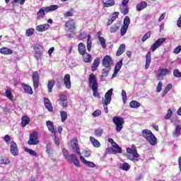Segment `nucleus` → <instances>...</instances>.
<instances>
[{"instance_id": "nucleus-1", "label": "nucleus", "mask_w": 181, "mask_h": 181, "mask_svg": "<svg viewBox=\"0 0 181 181\" xmlns=\"http://www.w3.org/2000/svg\"><path fill=\"white\" fill-rule=\"evenodd\" d=\"M88 83V86L93 93V97H97L98 95V82H97V77L94 74L89 75Z\"/></svg>"}, {"instance_id": "nucleus-2", "label": "nucleus", "mask_w": 181, "mask_h": 181, "mask_svg": "<svg viewBox=\"0 0 181 181\" xmlns=\"http://www.w3.org/2000/svg\"><path fill=\"white\" fill-rule=\"evenodd\" d=\"M127 152L128 153L127 158L129 160H133V162H138L139 160V154L135 145L133 144L131 148H127Z\"/></svg>"}, {"instance_id": "nucleus-3", "label": "nucleus", "mask_w": 181, "mask_h": 181, "mask_svg": "<svg viewBox=\"0 0 181 181\" xmlns=\"http://www.w3.org/2000/svg\"><path fill=\"white\" fill-rule=\"evenodd\" d=\"M57 9H59V6L57 5H52L49 6L43 7L40 8L37 13V19H43V18H45V12L47 13L49 12L57 11Z\"/></svg>"}, {"instance_id": "nucleus-4", "label": "nucleus", "mask_w": 181, "mask_h": 181, "mask_svg": "<svg viewBox=\"0 0 181 181\" xmlns=\"http://www.w3.org/2000/svg\"><path fill=\"white\" fill-rule=\"evenodd\" d=\"M142 136L150 144V145L155 146L157 144V139L155 135L152 134V132L148 129H144L142 131Z\"/></svg>"}, {"instance_id": "nucleus-5", "label": "nucleus", "mask_w": 181, "mask_h": 181, "mask_svg": "<svg viewBox=\"0 0 181 181\" xmlns=\"http://www.w3.org/2000/svg\"><path fill=\"white\" fill-rule=\"evenodd\" d=\"M112 91L114 89L110 88L105 94V100L102 101V104H103V109L105 114H108V105L111 103V97H112Z\"/></svg>"}, {"instance_id": "nucleus-6", "label": "nucleus", "mask_w": 181, "mask_h": 181, "mask_svg": "<svg viewBox=\"0 0 181 181\" xmlns=\"http://www.w3.org/2000/svg\"><path fill=\"white\" fill-rule=\"evenodd\" d=\"M124 118L121 117H113V123L116 125V131L117 132H121V129H122L124 127Z\"/></svg>"}, {"instance_id": "nucleus-7", "label": "nucleus", "mask_w": 181, "mask_h": 181, "mask_svg": "<svg viewBox=\"0 0 181 181\" xmlns=\"http://www.w3.org/2000/svg\"><path fill=\"white\" fill-rule=\"evenodd\" d=\"M37 138H39V134L37 132H34L31 134H30V139L28 141V145H38L39 140H37Z\"/></svg>"}, {"instance_id": "nucleus-8", "label": "nucleus", "mask_w": 181, "mask_h": 181, "mask_svg": "<svg viewBox=\"0 0 181 181\" xmlns=\"http://www.w3.org/2000/svg\"><path fill=\"white\" fill-rule=\"evenodd\" d=\"M66 160L69 163H74L76 168H80V161L76 154H71L68 156Z\"/></svg>"}, {"instance_id": "nucleus-9", "label": "nucleus", "mask_w": 181, "mask_h": 181, "mask_svg": "<svg viewBox=\"0 0 181 181\" xmlns=\"http://www.w3.org/2000/svg\"><path fill=\"white\" fill-rule=\"evenodd\" d=\"M65 26L66 28V30L68 32H71V33L76 31V23L74 22V20H69L66 21Z\"/></svg>"}, {"instance_id": "nucleus-10", "label": "nucleus", "mask_w": 181, "mask_h": 181, "mask_svg": "<svg viewBox=\"0 0 181 181\" xmlns=\"http://www.w3.org/2000/svg\"><path fill=\"white\" fill-rule=\"evenodd\" d=\"M166 42V38H159L151 47V50L155 52L158 47H160Z\"/></svg>"}, {"instance_id": "nucleus-11", "label": "nucleus", "mask_w": 181, "mask_h": 181, "mask_svg": "<svg viewBox=\"0 0 181 181\" xmlns=\"http://www.w3.org/2000/svg\"><path fill=\"white\" fill-rule=\"evenodd\" d=\"M10 151L13 156H18L19 155V150L18 149V145L15 141H11L10 144Z\"/></svg>"}, {"instance_id": "nucleus-12", "label": "nucleus", "mask_w": 181, "mask_h": 181, "mask_svg": "<svg viewBox=\"0 0 181 181\" xmlns=\"http://www.w3.org/2000/svg\"><path fill=\"white\" fill-rule=\"evenodd\" d=\"M71 146L74 151H76L77 155L81 156V152L80 151V147L78 146V141H77V139H72V141H71Z\"/></svg>"}, {"instance_id": "nucleus-13", "label": "nucleus", "mask_w": 181, "mask_h": 181, "mask_svg": "<svg viewBox=\"0 0 181 181\" xmlns=\"http://www.w3.org/2000/svg\"><path fill=\"white\" fill-rule=\"evenodd\" d=\"M158 77L160 79L163 78V77H165V76H168V74H170V73H171L170 69H164V68L158 69Z\"/></svg>"}, {"instance_id": "nucleus-14", "label": "nucleus", "mask_w": 181, "mask_h": 181, "mask_svg": "<svg viewBox=\"0 0 181 181\" xmlns=\"http://www.w3.org/2000/svg\"><path fill=\"white\" fill-rule=\"evenodd\" d=\"M39 73L37 71L33 72V87L35 90H37V88H39Z\"/></svg>"}, {"instance_id": "nucleus-15", "label": "nucleus", "mask_w": 181, "mask_h": 181, "mask_svg": "<svg viewBox=\"0 0 181 181\" xmlns=\"http://www.w3.org/2000/svg\"><path fill=\"white\" fill-rule=\"evenodd\" d=\"M60 105L66 108L67 107V96L64 93H61L59 95V98L58 99Z\"/></svg>"}, {"instance_id": "nucleus-16", "label": "nucleus", "mask_w": 181, "mask_h": 181, "mask_svg": "<svg viewBox=\"0 0 181 181\" xmlns=\"http://www.w3.org/2000/svg\"><path fill=\"white\" fill-rule=\"evenodd\" d=\"M122 67V59L116 63L115 66V71L112 76V78H115V76L119 72V70H121Z\"/></svg>"}, {"instance_id": "nucleus-17", "label": "nucleus", "mask_w": 181, "mask_h": 181, "mask_svg": "<svg viewBox=\"0 0 181 181\" xmlns=\"http://www.w3.org/2000/svg\"><path fill=\"white\" fill-rule=\"evenodd\" d=\"M112 62V59H111V57L106 55L102 60L103 66L104 67H111Z\"/></svg>"}, {"instance_id": "nucleus-18", "label": "nucleus", "mask_w": 181, "mask_h": 181, "mask_svg": "<svg viewBox=\"0 0 181 181\" xmlns=\"http://www.w3.org/2000/svg\"><path fill=\"white\" fill-rule=\"evenodd\" d=\"M64 83L68 90L71 88V81L70 80V74H66L64 77Z\"/></svg>"}, {"instance_id": "nucleus-19", "label": "nucleus", "mask_w": 181, "mask_h": 181, "mask_svg": "<svg viewBox=\"0 0 181 181\" xmlns=\"http://www.w3.org/2000/svg\"><path fill=\"white\" fill-rule=\"evenodd\" d=\"M81 161L85 166H87V168H95V164L93 162L88 161L84 158L82 156H80Z\"/></svg>"}, {"instance_id": "nucleus-20", "label": "nucleus", "mask_w": 181, "mask_h": 181, "mask_svg": "<svg viewBox=\"0 0 181 181\" xmlns=\"http://www.w3.org/2000/svg\"><path fill=\"white\" fill-rule=\"evenodd\" d=\"M148 3H146V1H141L136 6V9L137 12H141V11H144V9H146Z\"/></svg>"}, {"instance_id": "nucleus-21", "label": "nucleus", "mask_w": 181, "mask_h": 181, "mask_svg": "<svg viewBox=\"0 0 181 181\" xmlns=\"http://www.w3.org/2000/svg\"><path fill=\"white\" fill-rule=\"evenodd\" d=\"M46 125L51 134H56V128H54V124L50 120L47 121Z\"/></svg>"}, {"instance_id": "nucleus-22", "label": "nucleus", "mask_w": 181, "mask_h": 181, "mask_svg": "<svg viewBox=\"0 0 181 181\" xmlns=\"http://www.w3.org/2000/svg\"><path fill=\"white\" fill-rule=\"evenodd\" d=\"M49 28H50V25H49L48 23H45L37 25L36 27V30H37V32H45V30H47Z\"/></svg>"}, {"instance_id": "nucleus-23", "label": "nucleus", "mask_w": 181, "mask_h": 181, "mask_svg": "<svg viewBox=\"0 0 181 181\" xmlns=\"http://www.w3.org/2000/svg\"><path fill=\"white\" fill-rule=\"evenodd\" d=\"M103 8H110L115 5V1L114 0H103Z\"/></svg>"}, {"instance_id": "nucleus-24", "label": "nucleus", "mask_w": 181, "mask_h": 181, "mask_svg": "<svg viewBox=\"0 0 181 181\" xmlns=\"http://www.w3.org/2000/svg\"><path fill=\"white\" fill-rule=\"evenodd\" d=\"M44 104L45 108L48 110V111H53V107L52 106V103H50V100L47 98H44Z\"/></svg>"}, {"instance_id": "nucleus-25", "label": "nucleus", "mask_w": 181, "mask_h": 181, "mask_svg": "<svg viewBox=\"0 0 181 181\" xmlns=\"http://www.w3.org/2000/svg\"><path fill=\"white\" fill-rule=\"evenodd\" d=\"M29 122H30V118L28 116H23L21 118V127L23 128H25L28 124H29Z\"/></svg>"}, {"instance_id": "nucleus-26", "label": "nucleus", "mask_w": 181, "mask_h": 181, "mask_svg": "<svg viewBox=\"0 0 181 181\" xmlns=\"http://www.w3.org/2000/svg\"><path fill=\"white\" fill-rule=\"evenodd\" d=\"M21 86L25 93H26L27 94H33V90L32 89V87L25 83H22Z\"/></svg>"}, {"instance_id": "nucleus-27", "label": "nucleus", "mask_w": 181, "mask_h": 181, "mask_svg": "<svg viewBox=\"0 0 181 181\" xmlns=\"http://www.w3.org/2000/svg\"><path fill=\"white\" fill-rule=\"evenodd\" d=\"M112 148V153H121L122 152V149L117 143H113Z\"/></svg>"}, {"instance_id": "nucleus-28", "label": "nucleus", "mask_w": 181, "mask_h": 181, "mask_svg": "<svg viewBox=\"0 0 181 181\" xmlns=\"http://www.w3.org/2000/svg\"><path fill=\"white\" fill-rule=\"evenodd\" d=\"M5 97L10 100V101H13V95H12V89L11 88L6 90Z\"/></svg>"}, {"instance_id": "nucleus-29", "label": "nucleus", "mask_w": 181, "mask_h": 181, "mask_svg": "<svg viewBox=\"0 0 181 181\" xmlns=\"http://www.w3.org/2000/svg\"><path fill=\"white\" fill-rule=\"evenodd\" d=\"M78 49L80 54L82 56L86 54V45L83 42L78 44Z\"/></svg>"}, {"instance_id": "nucleus-30", "label": "nucleus", "mask_w": 181, "mask_h": 181, "mask_svg": "<svg viewBox=\"0 0 181 181\" xmlns=\"http://www.w3.org/2000/svg\"><path fill=\"white\" fill-rule=\"evenodd\" d=\"M90 141L95 148H100V146H101L100 141H98V140L95 139V138L93 136L90 137Z\"/></svg>"}, {"instance_id": "nucleus-31", "label": "nucleus", "mask_w": 181, "mask_h": 181, "mask_svg": "<svg viewBox=\"0 0 181 181\" xmlns=\"http://www.w3.org/2000/svg\"><path fill=\"white\" fill-rule=\"evenodd\" d=\"M0 53L4 55L12 54V49L8 47H2L0 49Z\"/></svg>"}, {"instance_id": "nucleus-32", "label": "nucleus", "mask_w": 181, "mask_h": 181, "mask_svg": "<svg viewBox=\"0 0 181 181\" xmlns=\"http://www.w3.org/2000/svg\"><path fill=\"white\" fill-rule=\"evenodd\" d=\"M98 66H100V58L98 57L96 58L92 66V71H95L97 70V69H98Z\"/></svg>"}, {"instance_id": "nucleus-33", "label": "nucleus", "mask_w": 181, "mask_h": 181, "mask_svg": "<svg viewBox=\"0 0 181 181\" xmlns=\"http://www.w3.org/2000/svg\"><path fill=\"white\" fill-rule=\"evenodd\" d=\"M150 64H151V52H148L146 56V66H145L146 69H149Z\"/></svg>"}, {"instance_id": "nucleus-34", "label": "nucleus", "mask_w": 181, "mask_h": 181, "mask_svg": "<svg viewBox=\"0 0 181 181\" xmlns=\"http://www.w3.org/2000/svg\"><path fill=\"white\" fill-rule=\"evenodd\" d=\"M111 70V66H105V69L102 71V76L101 77H108V74Z\"/></svg>"}, {"instance_id": "nucleus-35", "label": "nucleus", "mask_w": 181, "mask_h": 181, "mask_svg": "<svg viewBox=\"0 0 181 181\" xmlns=\"http://www.w3.org/2000/svg\"><path fill=\"white\" fill-rule=\"evenodd\" d=\"M129 168H131V165H129L128 163L119 164V168L122 169V170H125L126 172H128V170H129Z\"/></svg>"}, {"instance_id": "nucleus-36", "label": "nucleus", "mask_w": 181, "mask_h": 181, "mask_svg": "<svg viewBox=\"0 0 181 181\" xmlns=\"http://www.w3.org/2000/svg\"><path fill=\"white\" fill-rule=\"evenodd\" d=\"M54 84H56V82L54 81V80L49 81L47 84V88H48L49 93H52V91H53V87H54Z\"/></svg>"}, {"instance_id": "nucleus-37", "label": "nucleus", "mask_w": 181, "mask_h": 181, "mask_svg": "<svg viewBox=\"0 0 181 181\" xmlns=\"http://www.w3.org/2000/svg\"><path fill=\"white\" fill-rule=\"evenodd\" d=\"M119 30V24H114L110 28V33H115L117 30Z\"/></svg>"}, {"instance_id": "nucleus-38", "label": "nucleus", "mask_w": 181, "mask_h": 181, "mask_svg": "<svg viewBox=\"0 0 181 181\" xmlns=\"http://www.w3.org/2000/svg\"><path fill=\"white\" fill-rule=\"evenodd\" d=\"M124 51H125V45L124 44H122L119 46V49H118V50L117 52L116 55L117 56H121V54H122V53H124Z\"/></svg>"}, {"instance_id": "nucleus-39", "label": "nucleus", "mask_w": 181, "mask_h": 181, "mask_svg": "<svg viewBox=\"0 0 181 181\" xmlns=\"http://www.w3.org/2000/svg\"><path fill=\"white\" fill-rule=\"evenodd\" d=\"M93 42H91V35H88V40H87V49L88 51L91 52V47Z\"/></svg>"}, {"instance_id": "nucleus-40", "label": "nucleus", "mask_w": 181, "mask_h": 181, "mask_svg": "<svg viewBox=\"0 0 181 181\" xmlns=\"http://www.w3.org/2000/svg\"><path fill=\"white\" fill-rule=\"evenodd\" d=\"M129 23H131V19L129 18V16H127L124 19L123 26H125L126 28H129Z\"/></svg>"}, {"instance_id": "nucleus-41", "label": "nucleus", "mask_w": 181, "mask_h": 181, "mask_svg": "<svg viewBox=\"0 0 181 181\" xmlns=\"http://www.w3.org/2000/svg\"><path fill=\"white\" fill-rule=\"evenodd\" d=\"M83 62L85 63H90L91 62V54L86 53L83 55Z\"/></svg>"}, {"instance_id": "nucleus-42", "label": "nucleus", "mask_w": 181, "mask_h": 181, "mask_svg": "<svg viewBox=\"0 0 181 181\" xmlns=\"http://www.w3.org/2000/svg\"><path fill=\"white\" fill-rule=\"evenodd\" d=\"M130 107L132 108H138L139 107H141V103L137 102L136 100H132L130 103Z\"/></svg>"}, {"instance_id": "nucleus-43", "label": "nucleus", "mask_w": 181, "mask_h": 181, "mask_svg": "<svg viewBox=\"0 0 181 181\" xmlns=\"http://www.w3.org/2000/svg\"><path fill=\"white\" fill-rule=\"evenodd\" d=\"M180 131H181V127L180 125H177L175 127V130L173 133L174 136H179V135H180Z\"/></svg>"}, {"instance_id": "nucleus-44", "label": "nucleus", "mask_w": 181, "mask_h": 181, "mask_svg": "<svg viewBox=\"0 0 181 181\" xmlns=\"http://www.w3.org/2000/svg\"><path fill=\"white\" fill-rule=\"evenodd\" d=\"M62 122H65L66 119H67V112L66 111H62L60 112Z\"/></svg>"}, {"instance_id": "nucleus-45", "label": "nucleus", "mask_w": 181, "mask_h": 181, "mask_svg": "<svg viewBox=\"0 0 181 181\" xmlns=\"http://www.w3.org/2000/svg\"><path fill=\"white\" fill-rule=\"evenodd\" d=\"M120 11L124 15H127L128 12H129L127 6H120Z\"/></svg>"}, {"instance_id": "nucleus-46", "label": "nucleus", "mask_w": 181, "mask_h": 181, "mask_svg": "<svg viewBox=\"0 0 181 181\" xmlns=\"http://www.w3.org/2000/svg\"><path fill=\"white\" fill-rule=\"evenodd\" d=\"M25 152H28V153L31 155V156H37V153H36L35 151H33L30 148H25Z\"/></svg>"}, {"instance_id": "nucleus-47", "label": "nucleus", "mask_w": 181, "mask_h": 181, "mask_svg": "<svg viewBox=\"0 0 181 181\" xmlns=\"http://www.w3.org/2000/svg\"><path fill=\"white\" fill-rule=\"evenodd\" d=\"M99 41L100 42V45L103 49H105L107 47V44L105 43V39H104L103 37H99Z\"/></svg>"}, {"instance_id": "nucleus-48", "label": "nucleus", "mask_w": 181, "mask_h": 181, "mask_svg": "<svg viewBox=\"0 0 181 181\" xmlns=\"http://www.w3.org/2000/svg\"><path fill=\"white\" fill-rule=\"evenodd\" d=\"M53 141L55 145H57V146H59V145H60V139H59V137H57V136L56 135V133H54Z\"/></svg>"}, {"instance_id": "nucleus-49", "label": "nucleus", "mask_w": 181, "mask_h": 181, "mask_svg": "<svg viewBox=\"0 0 181 181\" xmlns=\"http://www.w3.org/2000/svg\"><path fill=\"white\" fill-rule=\"evenodd\" d=\"M127 30H128V27H125L124 25H122L120 29L121 36H125V34L127 33Z\"/></svg>"}, {"instance_id": "nucleus-50", "label": "nucleus", "mask_w": 181, "mask_h": 181, "mask_svg": "<svg viewBox=\"0 0 181 181\" xmlns=\"http://www.w3.org/2000/svg\"><path fill=\"white\" fill-rule=\"evenodd\" d=\"M35 33V29L34 28H29L26 30L25 31V36L30 37L32 36Z\"/></svg>"}, {"instance_id": "nucleus-51", "label": "nucleus", "mask_w": 181, "mask_h": 181, "mask_svg": "<svg viewBox=\"0 0 181 181\" xmlns=\"http://www.w3.org/2000/svg\"><path fill=\"white\" fill-rule=\"evenodd\" d=\"M46 152L48 155H52L53 153V148H52V146L49 144L46 146Z\"/></svg>"}, {"instance_id": "nucleus-52", "label": "nucleus", "mask_w": 181, "mask_h": 181, "mask_svg": "<svg viewBox=\"0 0 181 181\" xmlns=\"http://www.w3.org/2000/svg\"><path fill=\"white\" fill-rule=\"evenodd\" d=\"M34 57H35V59L37 60H39V59H40V57H42V51L40 50H37L34 53Z\"/></svg>"}, {"instance_id": "nucleus-53", "label": "nucleus", "mask_w": 181, "mask_h": 181, "mask_svg": "<svg viewBox=\"0 0 181 181\" xmlns=\"http://www.w3.org/2000/svg\"><path fill=\"white\" fill-rule=\"evenodd\" d=\"M163 86V83H162V81H159L158 83V86L156 87V92L157 93H160V91H162V87Z\"/></svg>"}, {"instance_id": "nucleus-54", "label": "nucleus", "mask_w": 181, "mask_h": 181, "mask_svg": "<svg viewBox=\"0 0 181 181\" xmlns=\"http://www.w3.org/2000/svg\"><path fill=\"white\" fill-rule=\"evenodd\" d=\"M122 97L123 103L124 104H125V103H127V91H125V90H122Z\"/></svg>"}, {"instance_id": "nucleus-55", "label": "nucleus", "mask_w": 181, "mask_h": 181, "mask_svg": "<svg viewBox=\"0 0 181 181\" xmlns=\"http://www.w3.org/2000/svg\"><path fill=\"white\" fill-rule=\"evenodd\" d=\"M172 114H173V112H172V110L171 109H169L168 110V113L167 115L164 117L165 119H169L171 118L172 117Z\"/></svg>"}, {"instance_id": "nucleus-56", "label": "nucleus", "mask_w": 181, "mask_h": 181, "mask_svg": "<svg viewBox=\"0 0 181 181\" xmlns=\"http://www.w3.org/2000/svg\"><path fill=\"white\" fill-rule=\"evenodd\" d=\"M74 12L73 11V9H71L70 11H66V13H64V16H65V18H69L70 16H73Z\"/></svg>"}, {"instance_id": "nucleus-57", "label": "nucleus", "mask_w": 181, "mask_h": 181, "mask_svg": "<svg viewBox=\"0 0 181 181\" xmlns=\"http://www.w3.org/2000/svg\"><path fill=\"white\" fill-rule=\"evenodd\" d=\"M93 117H100L101 115V110H96L92 113Z\"/></svg>"}, {"instance_id": "nucleus-58", "label": "nucleus", "mask_w": 181, "mask_h": 181, "mask_svg": "<svg viewBox=\"0 0 181 181\" xmlns=\"http://www.w3.org/2000/svg\"><path fill=\"white\" fill-rule=\"evenodd\" d=\"M149 37H151V32L146 33V34L143 36L142 42H145L146 40L149 39Z\"/></svg>"}, {"instance_id": "nucleus-59", "label": "nucleus", "mask_w": 181, "mask_h": 181, "mask_svg": "<svg viewBox=\"0 0 181 181\" xmlns=\"http://www.w3.org/2000/svg\"><path fill=\"white\" fill-rule=\"evenodd\" d=\"M62 153L65 159H67L71 154H69V151L66 148H63Z\"/></svg>"}, {"instance_id": "nucleus-60", "label": "nucleus", "mask_w": 181, "mask_h": 181, "mask_svg": "<svg viewBox=\"0 0 181 181\" xmlns=\"http://www.w3.org/2000/svg\"><path fill=\"white\" fill-rule=\"evenodd\" d=\"M173 75L177 77V78H179L181 77V72L179 71V69H175L173 71Z\"/></svg>"}, {"instance_id": "nucleus-61", "label": "nucleus", "mask_w": 181, "mask_h": 181, "mask_svg": "<svg viewBox=\"0 0 181 181\" xmlns=\"http://www.w3.org/2000/svg\"><path fill=\"white\" fill-rule=\"evenodd\" d=\"M95 136L100 137L101 135H103V129H97L95 131Z\"/></svg>"}, {"instance_id": "nucleus-62", "label": "nucleus", "mask_w": 181, "mask_h": 181, "mask_svg": "<svg viewBox=\"0 0 181 181\" xmlns=\"http://www.w3.org/2000/svg\"><path fill=\"white\" fill-rule=\"evenodd\" d=\"M8 163H11V161L8 158H3L1 160V165H8Z\"/></svg>"}, {"instance_id": "nucleus-63", "label": "nucleus", "mask_w": 181, "mask_h": 181, "mask_svg": "<svg viewBox=\"0 0 181 181\" xmlns=\"http://www.w3.org/2000/svg\"><path fill=\"white\" fill-rule=\"evenodd\" d=\"M4 141L7 144V145H9V143L11 142V136L9 135H6L4 136Z\"/></svg>"}, {"instance_id": "nucleus-64", "label": "nucleus", "mask_w": 181, "mask_h": 181, "mask_svg": "<svg viewBox=\"0 0 181 181\" xmlns=\"http://www.w3.org/2000/svg\"><path fill=\"white\" fill-rule=\"evenodd\" d=\"M180 52H181V46L180 45L175 47V49H174V53H176L177 54H179Z\"/></svg>"}]
</instances>
